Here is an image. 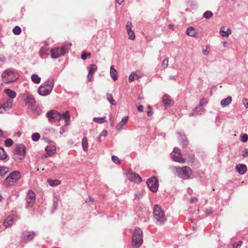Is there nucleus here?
Segmentation results:
<instances>
[{
    "instance_id": "31",
    "label": "nucleus",
    "mask_w": 248,
    "mask_h": 248,
    "mask_svg": "<svg viewBox=\"0 0 248 248\" xmlns=\"http://www.w3.org/2000/svg\"><path fill=\"white\" fill-rule=\"evenodd\" d=\"M97 66L94 64H91L88 67V72L93 74V73L97 70Z\"/></svg>"
},
{
    "instance_id": "26",
    "label": "nucleus",
    "mask_w": 248,
    "mask_h": 248,
    "mask_svg": "<svg viewBox=\"0 0 248 248\" xmlns=\"http://www.w3.org/2000/svg\"><path fill=\"white\" fill-rule=\"evenodd\" d=\"M107 98L108 101L112 105L115 106L116 105V102L115 100L113 99V96L111 93H107Z\"/></svg>"
},
{
    "instance_id": "25",
    "label": "nucleus",
    "mask_w": 248,
    "mask_h": 248,
    "mask_svg": "<svg viewBox=\"0 0 248 248\" xmlns=\"http://www.w3.org/2000/svg\"><path fill=\"white\" fill-rule=\"evenodd\" d=\"M82 147L84 151H87L88 149V142L86 137H84L82 140Z\"/></svg>"
},
{
    "instance_id": "45",
    "label": "nucleus",
    "mask_w": 248,
    "mask_h": 248,
    "mask_svg": "<svg viewBox=\"0 0 248 248\" xmlns=\"http://www.w3.org/2000/svg\"><path fill=\"white\" fill-rule=\"evenodd\" d=\"M111 159H112V161L115 164H120V159H119V158L117 156L112 155V157H111Z\"/></svg>"
},
{
    "instance_id": "22",
    "label": "nucleus",
    "mask_w": 248,
    "mask_h": 248,
    "mask_svg": "<svg viewBox=\"0 0 248 248\" xmlns=\"http://www.w3.org/2000/svg\"><path fill=\"white\" fill-rule=\"evenodd\" d=\"M232 98L231 96H228L226 98L221 100L220 104L222 107H225L229 105L232 102Z\"/></svg>"
},
{
    "instance_id": "19",
    "label": "nucleus",
    "mask_w": 248,
    "mask_h": 248,
    "mask_svg": "<svg viewBox=\"0 0 248 248\" xmlns=\"http://www.w3.org/2000/svg\"><path fill=\"white\" fill-rule=\"evenodd\" d=\"M117 72L114 68L113 65H111L110 68V75L114 80L118 79Z\"/></svg>"
},
{
    "instance_id": "7",
    "label": "nucleus",
    "mask_w": 248,
    "mask_h": 248,
    "mask_svg": "<svg viewBox=\"0 0 248 248\" xmlns=\"http://www.w3.org/2000/svg\"><path fill=\"white\" fill-rule=\"evenodd\" d=\"M25 149L23 144L17 145L14 152L13 159L17 161L23 159L25 155Z\"/></svg>"
},
{
    "instance_id": "34",
    "label": "nucleus",
    "mask_w": 248,
    "mask_h": 248,
    "mask_svg": "<svg viewBox=\"0 0 248 248\" xmlns=\"http://www.w3.org/2000/svg\"><path fill=\"white\" fill-rule=\"evenodd\" d=\"M7 156V155L4 150V149L2 147H0V160H3L5 159Z\"/></svg>"
},
{
    "instance_id": "36",
    "label": "nucleus",
    "mask_w": 248,
    "mask_h": 248,
    "mask_svg": "<svg viewBox=\"0 0 248 248\" xmlns=\"http://www.w3.org/2000/svg\"><path fill=\"white\" fill-rule=\"evenodd\" d=\"M213 16V13L210 11H205L203 15V16L206 19H209Z\"/></svg>"
},
{
    "instance_id": "24",
    "label": "nucleus",
    "mask_w": 248,
    "mask_h": 248,
    "mask_svg": "<svg viewBox=\"0 0 248 248\" xmlns=\"http://www.w3.org/2000/svg\"><path fill=\"white\" fill-rule=\"evenodd\" d=\"M62 118L65 120L66 126L68 125L70 120V117L69 112L67 111L64 113L62 115Z\"/></svg>"
},
{
    "instance_id": "37",
    "label": "nucleus",
    "mask_w": 248,
    "mask_h": 248,
    "mask_svg": "<svg viewBox=\"0 0 248 248\" xmlns=\"http://www.w3.org/2000/svg\"><path fill=\"white\" fill-rule=\"evenodd\" d=\"M40 138V135L38 133H34L31 136V139L34 141H38Z\"/></svg>"
},
{
    "instance_id": "62",
    "label": "nucleus",
    "mask_w": 248,
    "mask_h": 248,
    "mask_svg": "<svg viewBox=\"0 0 248 248\" xmlns=\"http://www.w3.org/2000/svg\"><path fill=\"white\" fill-rule=\"evenodd\" d=\"M93 200H94V199L93 198L90 197L86 199L85 202H93Z\"/></svg>"
},
{
    "instance_id": "14",
    "label": "nucleus",
    "mask_w": 248,
    "mask_h": 248,
    "mask_svg": "<svg viewBox=\"0 0 248 248\" xmlns=\"http://www.w3.org/2000/svg\"><path fill=\"white\" fill-rule=\"evenodd\" d=\"M35 236V232L33 231H25L21 234V238L23 241H29L32 240Z\"/></svg>"
},
{
    "instance_id": "12",
    "label": "nucleus",
    "mask_w": 248,
    "mask_h": 248,
    "mask_svg": "<svg viewBox=\"0 0 248 248\" xmlns=\"http://www.w3.org/2000/svg\"><path fill=\"white\" fill-rule=\"evenodd\" d=\"M65 53L60 47H55L51 50V56L53 59L59 58L64 55Z\"/></svg>"
},
{
    "instance_id": "32",
    "label": "nucleus",
    "mask_w": 248,
    "mask_h": 248,
    "mask_svg": "<svg viewBox=\"0 0 248 248\" xmlns=\"http://www.w3.org/2000/svg\"><path fill=\"white\" fill-rule=\"evenodd\" d=\"M35 99L33 97L31 96H28L26 98V104L30 105H33L35 103Z\"/></svg>"
},
{
    "instance_id": "58",
    "label": "nucleus",
    "mask_w": 248,
    "mask_h": 248,
    "mask_svg": "<svg viewBox=\"0 0 248 248\" xmlns=\"http://www.w3.org/2000/svg\"><path fill=\"white\" fill-rule=\"evenodd\" d=\"M107 131L106 130H103L100 134V136L101 137H106V136L107 135Z\"/></svg>"
},
{
    "instance_id": "28",
    "label": "nucleus",
    "mask_w": 248,
    "mask_h": 248,
    "mask_svg": "<svg viewBox=\"0 0 248 248\" xmlns=\"http://www.w3.org/2000/svg\"><path fill=\"white\" fill-rule=\"evenodd\" d=\"M202 111V108L199 105L193 109L191 115L192 116L201 114Z\"/></svg>"
},
{
    "instance_id": "13",
    "label": "nucleus",
    "mask_w": 248,
    "mask_h": 248,
    "mask_svg": "<svg viewBox=\"0 0 248 248\" xmlns=\"http://www.w3.org/2000/svg\"><path fill=\"white\" fill-rule=\"evenodd\" d=\"M35 201V194L32 190H30L26 196V202L28 204V207L32 206Z\"/></svg>"
},
{
    "instance_id": "27",
    "label": "nucleus",
    "mask_w": 248,
    "mask_h": 248,
    "mask_svg": "<svg viewBox=\"0 0 248 248\" xmlns=\"http://www.w3.org/2000/svg\"><path fill=\"white\" fill-rule=\"evenodd\" d=\"M47 181L48 182L49 185L50 186H58L61 184L60 181L57 179L55 180H51V179H48Z\"/></svg>"
},
{
    "instance_id": "38",
    "label": "nucleus",
    "mask_w": 248,
    "mask_h": 248,
    "mask_svg": "<svg viewBox=\"0 0 248 248\" xmlns=\"http://www.w3.org/2000/svg\"><path fill=\"white\" fill-rule=\"evenodd\" d=\"M13 33L16 35H19L21 32V29L19 26H16L13 30Z\"/></svg>"
},
{
    "instance_id": "56",
    "label": "nucleus",
    "mask_w": 248,
    "mask_h": 248,
    "mask_svg": "<svg viewBox=\"0 0 248 248\" xmlns=\"http://www.w3.org/2000/svg\"><path fill=\"white\" fill-rule=\"evenodd\" d=\"M242 156L244 157H246L248 156V150L247 149H245L242 151Z\"/></svg>"
},
{
    "instance_id": "60",
    "label": "nucleus",
    "mask_w": 248,
    "mask_h": 248,
    "mask_svg": "<svg viewBox=\"0 0 248 248\" xmlns=\"http://www.w3.org/2000/svg\"><path fill=\"white\" fill-rule=\"evenodd\" d=\"M128 120V117L125 116V117H124L123 118L121 121L122 122V123H123V124H125L127 123Z\"/></svg>"
},
{
    "instance_id": "52",
    "label": "nucleus",
    "mask_w": 248,
    "mask_h": 248,
    "mask_svg": "<svg viewBox=\"0 0 248 248\" xmlns=\"http://www.w3.org/2000/svg\"><path fill=\"white\" fill-rule=\"evenodd\" d=\"M206 103H207V101H206V99L204 98H202V99H201L199 105L202 107V106L206 104Z\"/></svg>"
},
{
    "instance_id": "48",
    "label": "nucleus",
    "mask_w": 248,
    "mask_h": 248,
    "mask_svg": "<svg viewBox=\"0 0 248 248\" xmlns=\"http://www.w3.org/2000/svg\"><path fill=\"white\" fill-rule=\"evenodd\" d=\"M124 124H123L122 121H121L116 126L117 130L118 131L121 130L123 128Z\"/></svg>"
},
{
    "instance_id": "53",
    "label": "nucleus",
    "mask_w": 248,
    "mask_h": 248,
    "mask_svg": "<svg viewBox=\"0 0 248 248\" xmlns=\"http://www.w3.org/2000/svg\"><path fill=\"white\" fill-rule=\"evenodd\" d=\"M90 56L91 53H89L88 54H86V52H83L81 56V59L83 60H85L87 59V56Z\"/></svg>"
},
{
    "instance_id": "42",
    "label": "nucleus",
    "mask_w": 248,
    "mask_h": 248,
    "mask_svg": "<svg viewBox=\"0 0 248 248\" xmlns=\"http://www.w3.org/2000/svg\"><path fill=\"white\" fill-rule=\"evenodd\" d=\"M13 144V141L11 139H8L5 141V145L7 147H10Z\"/></svg>"
},
{
    "instance_id": "55",
    "label": "nucleus",
    "mask_w": 248,
    "mask_h": 248,
    "mask_svg": "<svg viewBox=\"0 0 248 248\" xmlns=\"http://www.w3.org/2000/svg\"><path fill=\"white\" fill-rule=\"evenodd\" d=\"M87 80L88 81H91L93 80V74L88 72Z\"/></svg>"
},
{
    "instance_id": "30",
    "label": "nucleus",
    "mask_w": 248,
    "mask_h": 248,
    "mask_svg": "<svg viewBox=\"0 0 248 248\" xmlns=\"http://www.w3.org/2000/svg\"><path fill=\"white\" fill-rule=\"evenodd\" d=\"M31 80L36 84H38L40 82L41 78L38 77L36 74H33L31 77Z\"/></svg>"
},
{
    "instance_id": "39",
    "label": "nucleus",
    "mask_w": 248,
    "mask_h": 248,
    "mask_svg": "<svg viewBox=\"0 0 248 248\" xmlns=\"http://www.w3.org/2000/svg\"><path fill=\"white\" fill-rule=\"evenodd\" d=\"M139 77L136 75L135 72H132L129 75V82H132L135 80V79L139 78Z\"/></svg>"
},
{
    "instance_id": "61",
    "label": "nucleus",
    "mask_w": 248,
    "mask_h": 248,
    "mask_svg": "<svg viewBox=\"0 0 248 248\" xmlns=\"http://www.w3.org/2000/svg\"><path fill=\"white\" fill-rule=\"evenodd\" d=\"M182 142L183 147H186V146L187 145V143H188L187 140H183V141H182Z\"/></svg>"
},
{
    "instance_id": "2",
    "label": "nucleus",
    "mask_w": 248,
    "mask_h": 248,
    "mask_svg": "<svg viewBox=\"0 0 248 248\" xmlns=\"http://www.w3.org/2000/svg\"><path fill=\"white\" fill-rule=\"evenodd\" d=\"M153 214L156 224L162 225L166 221L164 211L159 205L156 204L155 205Z\"/></svg>"
},
{
    "instance_id": "50",
    "label": "nucleus",
    "mask_w": 248,
    "mask_h": 248,
    "mask_svg": "<svg viewBox=\"0 0 248 248\" xmlns=\"http://www.w3.org/2000/svg\"><path fill=\"white\" fill-rule=\"evenodd\" d=\"M132 25L131 22L128 21L126 24L127 31L132 30Z\"/></svg>"
},
{
    "instance_id": "10",
    "label": "nucleus",
    "mask_w": 248,
    "mask_h": 248,
    "mask_svg": "<svg viewBox=\"0 0 248 248\" xmlns=\"http://www.w3.org/2000/svg\"><path fill=\"white\" fill-rule=\"evenodd\" d=\"M126 176L130 181L136 183H139L142 181L141 178L138 173H135L131 170H128L126 173Z\"/></svg>"
},
{
    "instance_id": "57",
    "label": "nucleus",
    "mask_w": 248,
    "mask_h": 248,
    "mask_svg": "<svg viewBox=\"0 0 248 248\" xmlns=\"http://www.w3.org/2000/svg\"><path fill=\"white\" fill-rule=\"evenodd\" d=\"M153 114V112L152 110V108L149 106L148 107V111H147V115L148 116H151Z\"/></svg>"
},
{
    "instance_id": "11",
    "label": "nucleus",
    "mask_w": 248,
    "mask_h": 248,
    "mask_svg": "<svg viewBox=\"0 0 248 248\" xmlns=\"http://www.w3.org/2000/svg\"><path fill=\"white\" fill-rule=\"evenodd\" d=\"M46 116L50 122L53 120H60L62 118L61 114L55 110L48 111L46 114Z\"/></svg>"
},
{
    "instance_id": "17",
    "label": "nucleus",
    "mask_w": 248,
    "mask_h": 248,
    "mask_svg": "<svg viewBox=\"0 0 248 248\" xmlns=\"http://www.w3.org/2000/svg\"><path fill=\"white\" fill-rule=\"evenodd\" d=\"M186 33L190 36L195 37L197 34V32L194 28L189 27L187 29Z\"/></svg>"
},
{
    "instance_id": "23",
    "label": "nucleus",
    "mask_w": 248,
    "mask_h": 248,
    "mask_svg": "<svg viewBox=\"0 0 248 248\" xmlns=\"http://www.w3.org/2000/svg\"><path fill=\"white\" fill-rule=\"evenodd\" d=\"M47 154L51 155L55 153V147L52 145H49L46 147L45 149Z\"/></svg>"
},
{
    "instance_id": "46",
    "label": "nucleus",
    "mask_w": 248,
    "mask_h": 248,
    "mask_svg": "<svg viewBox=\"0 0 248 248\" xmlns=\"http://www.w3.org/2000/svg\"><path fill=\"white\" fill-rule=\"evenodd\" d=\"M162 67L163 68H166L168 66V59L165 58L162 62Z\"/></svg>"
},
{
    "instance_id": "49",
    "label": "nucleus",
    "mask_w": 248,
    "mask_h": 248,
    "mask_svg": "<svg viewBox=\"0 0 248 248\" xmlns=\"http://www.w3.org/2000/svg\"><path fill=\"white\" fill-rule=\"evenodd\" d=\"M172 153H173L174 155L178 154L179 155H181V154H182L180 152V150L177 147H175L173 149V151Z\"/></svg>"
},
{
    "instance_id": "20",
    "label": "nucleus",
    "mask_w": 248,
    "mask_h": 248,
    "mask_svg": "<svg viewBox=\"0 0 248 248\" xmlns=\"http://www.w3.org/2000/svg\"><path fill=\"white\" fill-rule=\"evenodd\" d=\"M171 100L170 98V96L168 95H164L162 98V103L165 107L169 106L171 103Z\"/></svg>"
},
{
    "instance_id": "33",
    "label": "nucleus",
    "mask_w": 248,
    "mask_h": 248,
    "mask_svg": "<svg viewBox=\"0 0 248 248\" xmlns=\"http://www.w3.org/2000/svg\"><path fill=\"white\" fill-rule=\"evenodd\" d=\"M93 120L95 123L102 124V123L106 122V117H102V118L95 117L93 118Z\"/></svg>"
},
{
    "instance_id": "64",
    "label": "nucleus",
    "mask_w": 248,
    "mask_h": 248,
    "mask_svg": "<svg viewBox=\"0 0 248 248\" xmlns=\"http://www.w3.org/2000/svg\"><path fill=\"white\" fill-rule=\"evenodd\" d=\"M197 201V199L196 198L193 197L191 198L190 202L191 203H195Z\"/></svg>"
},
{
    "instance_id": "29",
    "label": "nucleus",
    "mask_w": 248,
    "mask_h": 248,
    "mask_svg": "<svg viewBox=\"0 0 248 248\" xmlns=\"http://www.w3.org/2000/svg\"><path fill=\"white\" fill-rule=\"evenodd\" d=\"M231 33V30L229 29H228L226 31H224L222 30H220L219 31V34L222 37H228Z\"/></svg>"
},
{
    "instance_id": "41",
    "label": "nucleus",
    "mask_w": 248,
    "mask_h": 248,
    "mask_svg": "<svg viewBox=\"0 0 248 248\" xmlns=\"http://www.w3.org/2000/svg\"><path fill=\"white\" fill-rule=\"evenodd\" d=\"M127 31L129 36V38L132 40H134L135 38V35L134 32L132 30L128 31Z\"/></svg>"
},
{
    "instance_id": "16",
    "label": "nucleus",
    "mask_w": 248,
    "mask_h": 248,
    "mask_svg": "<svg viewBox=\"0 0 248 248\" xmlns=\"http://www.w3.org/2000/svg\"><path fill=\"white\" fill-rule=\"evenodd\" d=\"M236 169L240 174H244L247 171V167L244 164H239L237 165L236 166Z\"/></svg>"
},
{
    "instance_id": "8",
    "label": "nucleus",
    "mask_w": 248,
    "mask_h": 248,
    "mask_svg": "<svg viewBox=\"0 0 248 248\" xmlns=\"http://www.w3.org/2000/svg\"><path fill=\"white\" fill-rule=\"evenodd\" d=\"M13 100L7 99L3 100L0 103V114L4 113L6 111L9 110L12 107Z\"/></svg>"
},
{
    "instance_id": "3",
    "label": "nucleus",
    "mask_w": 248,
    "mask_h": 248,
    "mask_svg": "<svg viewBox=\"0 0 248 248\" xmlns=\"http://www.w3.org/2000/svg\"><path fill=\"white\" fill-rule=\"evenodd\" d=\"M19 75L16 70L8 69L2 74L3 81L5 83L15 81L18 78Z\"/></svg>"
},
{
    "instance_id": "54",
    "label": "nucleus",
    "mask_w": 248,
    "mask_h": 248,
    "mask_svg": "<svg viewBox=\"0 0 248 248\" xmlns=\"http://www.w3.org/2000/svg\"><path fill=\"white\" fill-rule=\"evenodd\" d=\"M186 155H187L191 160H192L194 158V155L193 154L186 152Z\"/></svg>"
},
{
    "instance_id": "40",
    "label": "nucleus",
    "mask_w": 248,
    "mask_h": 248,
    "mask_svg": "<svg viewBox=\"0 0 248 248\" xmlns=\"http://www.w3.org/2000/svg\"><path fill=\"white\" fill-rule=\"evenodd\" d=\"M71 45L72 44L71 43H65L62 47L60 48L64 51V53H65V52L70 47Z\"/></svg>"
},
{
    "instance_id": "18",
    "label": "nucleus",
    "mask_w": 248,
    "mask_h": 248,
    "mask_svg": "<svg viewBox=\"0 0 248 248\" xmlns=\"http://www.w3.org/2000/svg\"><path fill=\"white\" fill-rule=\"evenodd\" d=\"M4 92L6 93V94L9 97V99H14L16 96V93L10 89H5L4 90Z\"/></svg>"
},
{
    "instance_id": "1",
    "label": "nucleus",
    "mask_w": 248,
    "mask_h": 248,
    "mask_svg": "<svg viewBox=\"0 0 248 248\" xmlns=\"http://www.w3.org/2000/svg\"><path fill=\"white\" fill-rule=\"evenodd\" d=\"M54 79L52 78H49L47 81L43 83L38 89V93L42 96H46L49 94L54 87Z\"/></svg>"
},
{
    "instance_id": "63",
    "label": "nucleus",
    "mask_w": 248,
    "mask_h": 248,
    "mask_svg": "<svg viewBox=\"0 0 248 248\" xmlns=\"http://www.w3.org/2000/svg\"><path fill=\"white\" fill-rule=\"evenodd\" d=\"M212 209L211 208H208L206 210V214L207 215H209L210 214H212Z\"/></svg>"
},
{
    "instance_id": "4",
    "label": "nucleus",
    "mask_w": 248,
    "mask_h": 248,
    "mask_svg": "<svg viewBox=\"0 0 248 248\" xmlns=\"http://www.w3.org/2000/svg\"><path fill=\"white\" fill-rule=\"evenodd\" d=\"M143 233L139 228L135 229L132 236V246L135 248H139L143 243Z\"/></svg>"
},
{
    "instance_id": "21",
    "label": "nucleus",
    "mask_w": 248,
    "mask_h": 248,
    "mask_svg": "<svg viewBox=\"0 0 248 248\" xmlns=\"http://www.w3.org/2000/svg\"><path fill=\"white\" fill-rule=\"evenodd\" d=\"M14 218L13 217H8L3 222V225L5 227H8L13 224Z\"/></svg>"
},
{
    "instance_id": "15",
    "label": "nucleus",
    "mask_w": 248,
    "mask_h": 248,
    "mask_svg": "<svg viewBox=\"0 0 248 248\" xmlns=\"http://www.w3.org/2000/svg\"><path fill=\"white\" fill-rule=\"evenodd\" d=\"M182 154L181 155H179L178 154L176 155H174L173 153H171L170 154L171 157L173 160L183 164L185 163V159L182 157Z\"/></svg>"
},
{
    "instance_id": "43",
    "label": "nucleus",
    "mask_w": 248,
    "mask_h": 248,
    "mask_svg": "<svg viewBox=\"0 0 248 248\" xmlns=\"http://www.w3.org/2000/svg\"><path fill=\"white\" fill-rule=\"evenodd\" d=\"M242 244V241H241L235 242L232 245V248H239L241 246Z\"/></svg>"
},
{
    "instance_id": "5",
    "label": "nucleus",
    "mask_w": 248,
    "mask_h": 248,
    "mask_svg": "<svg viewBox=\"0 0 248 248\" xmlns=\"http://www.w3.org/2000/svg\"><path fill=\"white\" fill-rule=\"evenodd\" d=\"M20 178V172L18 171H14L6 178L4 181V185L6 187L12 186Z\"/></svg>"
},
{
    "instance_id": "51",
    "label": "nucleus",
    "mask_w": 248,
    "mask_h": 248,
    "mask_svg": "<svg viewBox=\"0 0 248 248\" xmlns=\"http://www.w3.org/2000/svg\"><path fill=\"white\" fill-rule=\"evenodd\" d=\"M68 125L66 126V124H65L64 126H62L60 130V133L61 134H62L63 133H64L66 130H67V126Z\"/></svg>"
},
{
    "instance_id": "59",
    "label": "nucleus",
    "mask_w": 248,
    "mask_h": 248,
    "mask_svg": "<svg viewBox=\"0 0 248 248\" xmlns=\"http://www.w3.org/2000/svg\"><path fill=\"white\" fill-rule=\"evenodd\" d=\"M142 196V194L140 192H137L135 194V198L140 199Z\"/></svg>"
},
{
    "instance_id": "44",
    "label": "nucleus",
    "mask_w": 248,
    "mask_h": 248,
    "mask_svg": "<svg viewBox=\"0 0 248 248\" xmlns=\"http://www.w3.org/2000/svg\"><path fill=\"white\" fill-rule=\"evenodd\" d=\"M248 136L247 134H243L240 136V140L243 142H245L248 140Z\"/></svg>"
},
{
    "instance_id": "9",
    "label": "nucleus",
    "mask_w": 248,
    "mask_h": 248,
    "mask_svg": "<svg viewBox=\"0 0 248 248\" xmlns=\"http://www.w3.org/2000/svg\"><path fill=\"white\" fill-rule=\"evenodd\" d=\"M147 185L149 189L153 192L157 191L158 187V180L156 178L154 177L147 181Z\"/></svg>"
},
{
    "instance_id": "47",
    "label": "nucleus",
    "mask_w": 248,
    "mask_h": 248,
    "mask_svg": "<svg viewBox=\"0 0 248 248\" xmlns=\"http://www.w3.org/2000/svg\"><path fill=\"white\" fill-rule=\"evenodd\" d=\"M177 134L179 135V140H180L183 141L187 140L185 134L180 132H178Z\"/></svg>"
},
{
    "instance_id": "6",
    "label": "nucleus",
    "mask_w": 248,
    "mask_h": 248,
    "mask_svg": "<svg viewBox=\"0 0 248 248\" xmlns=\"http://www.w3.org/2000/svg\"><path fill=\"white\" fill-rule=\"evenodd\" d=\"M177 175L183 179H189L192 174L191 169L187 166L176 168Z\"/></svg>"
},
{
    "instance_id": "35",
    "label": "nucleus",
    "mask_w": 248,
    "mask_h": 248,
    "mask_svg": "<svg viewBox=\"0 0 248 248\" xmlns=\"http://www.w3.org/2000/svg\"><path fill=\"white\" fill-rule=\"evenodd\" d=\"M9 171V169L7 167H0V175L1 176H4Z\"/></svg>"
}]
</instances>
